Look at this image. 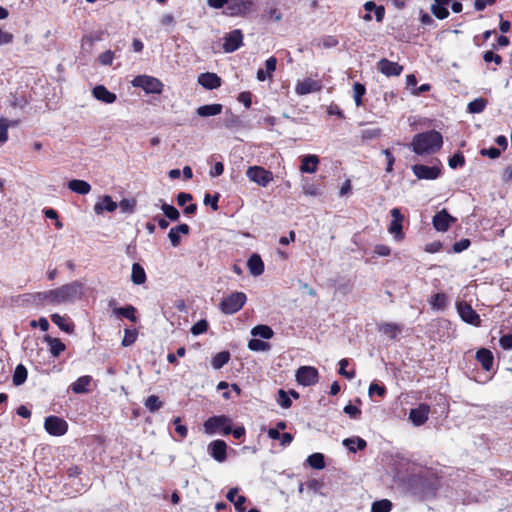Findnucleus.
Returning <instances> with one entry per match:
<instances>
[{
	"label": "nucleus",
	"instance_id": "obj_14",
	"mask_svg": "<svg viewBox=\"0 0 512 512\" xmlns=\"http://www.w3.org/2000/svg\"><path fill=\"white\" fill-rule=\"evenodd\" d=\"M456 221L445 209L436 213L432 219V224L435 230L439 232H446L450 225Z\"/></svg>",
	"mask_w": 512,
	"mask_h": 512
},
{
	"label": "nucleus",
	"instance_id": "obj_52",
	"mask_svg": "<svg viewBox=\"0 0 512 512\" xmlns=\"http://www.w3.org/2000/svg\"><path fill=\"white\" fill-rule=\"evenodd\" d=\"M14 39L15 36L12 32L0 28V47L12 44Z\"/></svg>",
	"mask_w": 512,
	"mask_h": 512
},
{
	"label": "nucleus",
	"instance_id": "obj_10",
	"mask_svg": "<svg viewBox=\"0 0 512 512\" xmlns=\"http://www.w3.org/2000/svg\"><path fill=\"white\" fill-rule=\"evenodd\" d=\"M412 171L420 180H435L441 175V164L434 166L416 164L412 167Z\"/></svg>",
	"mask_w": 512,
	"mask_h": 512
},
{
	"label": "nucleus",
	"instance_id": "obj_28",
	"mask_svg": "<svg viewBox=\"0 0 512 512\" xmlns=\"http://www.w3.org/2000/svg\"><path fill=\"white\" fill-rule=\"evenodd\" d=\"M223 106L218 103L214 104H207L199 106L196 109V113L198 116L206 118V117H212L217 116L222 112Z\"/></svg>",
	"mask_w": 512,
	"mask_h": 512
},
{
	"label": "nucleus",
	"instance_id": "obj_4",
	"mask_svg": "<svg viewBox=\"0 0 512 512\" xmlns=\"http://www.w3.org/2000/svg\"><path fill=\"white\" fill-rule=\"evenodd\" d=\"M131 84L143 89L147 94H161L164 89V84L158 78L149 75H138Z\"/></svg>",
	"mask_w": 512,
	"mask_h": 512
},
{
	"label": "nucleus",
	"instance_id": "obj_40",
	"mask_svg": "<svg viewBox=\"0 0 512 512\" xmlns=\"http://www.w3.org/2000/svg\"><path fill=\"white\" fill-rule=\"evenodd\" d=\"M251 335L259 336L263 339H271L274 335L273 330L267 325H257L251 330Z\"/></svg>",
	"mask_w": 512,
	"mask_h": 512
},
{
	"label": "nucleus",
	"instance_id": "obj_31",
	"mask_svg": "<svg viewBox=\"0 0 512 512\" xmlns=\"http://www.w3.org/2000/svg\"><path fill=\"white\" fill-rule=\"evenodd\" d=\"M247 266L253 276H260L264 272V263L258 254L250 256Z\"/></svg>",
	"mask_w": 512,
	"mask_h": 512
},
{
	"label": "nucleus",
	"instance_id": "obj_58",
	"mask_svg": "<svg viewBox=\"0 0 512 512\" xmlns=\"http://www.w3.org/2000/svg\"><path fill=\"white\" fill-rule=\"evenodd\" d=\"M368 394L370 397H372L374 394H377L379 397H384L386 394V388L375 382H372L369 386Z\"/></svg>",
	"mask_w": 512,
	"mask_h": 512
},
{
	"label": "nucleus",
	"instance_id": "obj_39",
	"mask_svg": "<svg viewBox=\"0 0 512 512\" xmlns=\"http://www.w3.org/2000/svg\"><path fill=\"white\" fill-rule=\"evenodd\" d=\"M379 331L390 339H394L401 332V326L395 323H384L379 326Z\"/></svg>",
	"mask_w": 512,
	"mask_h": 512
},
{
	"label": "nucleus",
	"instance_id": "obj_33",
	"mask_svg": "<svg viewBox=\"0 0 512 512\" xmlns=\"http://www.w3.org/2000/svg\"><path fill=\"white\" fill-rule=\"evenodd\" d=\"M428 303L433 310L442 311L448 305V297L444 293H436L429 298Z\"/></svg>",
	"mask_w": 512,
	"mask_h": 512
},
{
	"label": "nucleus",
	"instance_id": "obj_42",
	"mask_svg": "<svg viewBox=\"0 0 512 512\" xmlns=\"http://www.w3.org/2000/svg\"><path fill=\"white\" fill-rule=\"evenodd\" d=\"M306 461L314 469L321 470L325 467L324 456L321 453L311 454Z\"/></svg>",
	"mask_w": 512,
	"mask_h": 512
},
{
	"label": "nucleus",
	"instance_id": "obj_38",
	"mask_svg": "<svg viewBox=\"0 0 512 512\" xmlns=\"http://www.w3.org/2000/svg\"><path fill=\"white\" fill-rule=\"evenodd\" d=\"M267 434L273 440H280L282 446H288L293 441V436L290 433L281 434L278 429H269Z\"/></svg>",
	"mask_w": 512,
	"mask_h": 512
},
{
	"label": "nucleus",
	"instance_id": "obj_9",
	"mask_svg": "<svg viewBox=\"0 0 512 512\" xmlns=\"http://www.w3.org/2000/svg\"><path fill=\"white\" fill-rule=\"evenodd\" d=\"M296 380L302 386H312L318 382L319 373L313 366H301L296 371Z\"/></svg>",
	"mask_w": 512,
	"mask_h": 512
},
{
	"label": "nucleus",
	"instance_id": "obj_24",
	"mask_svg": "<svg viewBox=\"0 0 512 512\" xmlns=\"http://www.w3.org/2000/svg\"><path fill=\"white\" fill-rule=\"evenodd\" d=\"M277 67V59L275 57H270L265 61V68H260L257 71V80L260 82L270 80L273 76Z\"/></svg>",
	"mask_w": 512,
	"mask_h": 512
},
{
	"label": "nucleus",
	"instance_id": "obj_57",
	"mask_svg": "<svg viewBox=\"0 0 512 512\" xmlns=\"http://www.w3.org/2000/svg\"><path fill=\"white\" fill-rule=\"evenodd\" d=\"M277 403L282 407V408H289L291 407V400L288 396V394L283 390V389H280L278 391V398H277Z\"/></svg>",
	"mask_w": 512,
	"mask_h": 512
},
{
	"label": "nucleus",
	"instance_id": "obj_12",
	"mask_svg": "<svg viewBox=\"0 0 512 512\" xmlns=\"http://www.w3.org/2000/svg\"><path fill=\"white\" fill-rule=\"evenodd\" d=\"M392 220L388 226V232L394 236L395 240L401 241L404 238L402 232L403 215L399 208H393L391 211Z\"/></svg>",
	"mask_w": 512,
	"mask_h": 512
},
{
	"label": "nucleus",
	"instance_id": "obj_11",
	"mask_svg": "<svg viewBox=\"0 0 512 512\" xmlns=\"http://www.w3.org/2000/svg\"><path fill=\"white\" fill-rule=\"evenodd\" d=\"M45 430L53 436H62L67 432L68 424L62 418L49 416L44 422Z\"/></svg>",
	"mask_w": 512,
	"mask_h": 512
},
{
	"label": "nucleus",
	"instance_id": "obj_30",
	"mask_svg": "<svg viewBox=\"0 0 512 512\" xmlns=\"http://www.w3.org/2000/svg\"><path fill=\"white\" fill-rule=\"evenodd\" d=\"M476 359L480 362L483 369L486 371L491 370L494 362L493 354L486 348H481L476 353Z\"/></svg>",
	"mask_w": 512,
	"mask_h": 512
},
{
	"label": "nucleus",
	"instance_id": "obj_5",
	"mask_svg": "<svg viewBox=\"0 0 512 512\" xmlns=\"http://www.w3.org/2000/svg\"><path fill=\"white\" fill-rule=\"evenodd\" d=\"M203 427L208 435L215 434L218 431L228 435L231 433V419L225 415L213 416L205 421Z\"/></svg>",
	"mask_w": 512,
	"mask_h": 512
},
{
	"label": "nucleus",
	"instance_id": "obj_22",
	"mask_svg": "<svg viewBox=\"0 0 512 512\" xmlns=\"http://www.w3.org/2000/svg\"><path fill=\"white\" fill-rule=\"evenodd\" d=\"M363 7L366 10V13L362 16L364 21L369 22L372 20L371 11H374L377 22H381L383 20L385 15V9L383 6H377L373 1H367Z\"/></svg>",
	"mask_w": 512,
	"mask_h": 512
},
{
	"label": "nucleus",
	"instance_id": "obj_48",
	"mask_svg": "<svg viewBox=\"0 0 512 512\" xmlns=\"http://www.w3.org/2000/svg\"><path fill=\"white\" fill-rule=\"evenodd\" d=\"M248 348L251 350V351H256V352H259V351H268L270 349V344L267 343V342H264L260 339H251L249 342H248Z\"/></svg>",
	"mask_w": 512,
	"mask_h": 512
},
{
	"label": "nucleus",
	"instance_id": "obj_29",
	"mask_svg": "<svg viewBox=\"0 0 512 512\" xmlns=\"http://www.w3.org/2000/svg\"><path fill=\"white\" fill-rule=\"evenodd\" d=\"M451 0H434L431 6L432 13L438 19H445L449 16L448 6Z\"/></svg>",
	"mask_w": 512,
	"mask_h": 512
},
{
	"label": "nucleus",
	"instance_id": "obj_26",
	"mask_svg": "<svg viewBox=\"0 0 512 512\" xmlns=\"http://www.w3.org/2000/svg\"><path fill=\"white\" fill-rule=\"evenodd\" d=\"M239 489L237 487L231 488L226 494V498L228 501L233 503L235 509L238 512H244L246 510L245 503L247 501L245 496L238 495Z\"/></svg>",
	"mask_w": 512,
	"mask_h": 512
},
{
	"label": "nucleus",
	"instance_id": "obj_53",
	"mask_svg": "<svg viewBox=\"0 0 512 512\" xmlns=\"http://www.w3.org/2000/svg\"><path fill=\"white\" fill-rule=\"evenodd\" d=\"M136 206V201L134 199H122L118 207L123 213H131L134 211V208Z\"/></svg>",
	"mask_w": 512,
	"mask_h": 512
},
{
	"label": "nucleus",
	"instance_id": "obj_21",
	"mask_svg": "<svg viewBox=\"0 0 512 512\" xmlns=\"http://www.w3.org/2000/svg\"><path fill=\"white\" fill-rule=\"evenodd\" d=\"M109 307L112 309V314L116 317H124L129 319L131 322H136V309L132 305L126 307H117L114 300L109 302Z\"/></svg>",
	"mask_w": 512,
	"mask_h": 512
},
{
	"label": "nucleus",
	"instance_id": "obj_32",
	"mask_svg": "<svg viewBox=\"0 0 512 512\" xmlns=\"http://www.w3.org/2000/svg\"><path fill=\"white\" fill-rule=\"evenodd\" d=\"M68 188L79 195H87L91 191V185L87 181L79 179L69 181Z\"/></svg>",
	"mask_w": 512,
	"mask_h": 512
},
{
	"label": "nucleus",
	"instance_id": "obj_56",
	"mask_svg": "<svg viewBox=\"0 0 512 512\" xmlns=\"http://www.w3.org/2000/svg\"><path fill=\"white\" fill-rule=\"evenodd\" d=\"M208 329V322L204 319L199 320L191 328V333L195 336L205 333Z\"/></svg>",
	"mask_w": 512,
	"mask_h": 512
},
{
	"label": "nucleus",
	"instance_id": "obj_1",
	"mask_svg": "<svg viewBox=\"0 0 512 512\" xmlns=\"http://www.w3.org/2000/svg\"><path fill=\"white\" fill-rule=\"evenodd\" d=\"M84 294V284L80 281H73L56 289L37 293L36 299L43 303L61 305L72 303L80 299Z\"/></svg>",
	"mask_w": 512,
	"mask_h": 512
},
{
	"label": "nucleus",
	"instance_id": "obj_2",
	"mask_svg": "<svg viewBox=\"0 0 512 512\" xmlns=\"http://www.w3.org/2000/svg\"><path fill=\"white\" fill-rule=\"evenodd\" d=\"M442 144V135L432 130L416 134L410 145L414 153L418 155H429L440 150Z\"/></svg>",
	"mask_w": 512,
	"mask_h": 512
},
{
	"label": "nucleus",
	"instance_id": "obj_41",
	"mask_svg": "<svg viewBox=\"0 0 512 512\" xmlns=\"http://www.w3.org/2000/svg\"><path fill=\"white\" fill-rule=\"evenodd\" d=\"M51 320L54 324H56L62 331L71 333L73 331V325L67 323L65 317L61 316L58 313H54L51 315Z\"/></svg>",
	"mask_w": 512,
	"mask_h": 512
},
{
	"label": "nucleus",
	"instance_id": "obj_13",
	"mask_svg": "<svg viewBox=\"0 0 512 512\" xmlns=\"http://www.w3.org/2000/svg\"><path fill=\"white\" fill-rule=\"evenodd\" d=\"M457 311L460 315L461 319L468 324L479 326L480 325V316L476 313V311L469 305L468 303L461 301L458 302Z\"/></svg>",
	"mask_w": 512,
	"mask_h": 512
},
{
	"label": "nucleus",
	"instance_id": "obj_59",
	"mask_svg": "<svg viewBox=\"0 0 512 512\" xmlns=\"http://www.w3.org/2000/svg\"><path fill=\"white\" fill-rule=\"evenodd\" d=\"M113 60H114V52H112L111 50H107V51L103 52L98 57L99 63L104 66L111 65L113 63Z\"/></svg>",
	"mask_w": 512,
	"mask_h": 512
},
{
	"label": "nucleus",
	"instance_id": "obj_20",
	"mask_svg": "<svg viewBox=\"0 0 512 512\" xmlns=\"http://www.w3.org/2000/svg\"><path fill=\"white\" fill-rule=\"evenodd\" d=\"M197 82L203 88L208 90L217 89L222 84L221 78L217 74L211 72L201 73L197 78Z\"/></svg>",
	"mask_w": 512,
	"mask_h": 512
},
{
	"label": "nucleus",
	"instance_id": "obj_19",
	"mask_svg": "<svg viewBox=\"0 0 512 512\" xmlns=\"http://www.w3.org/2000/svg\"><path fill=\"white\" fill-rule=\"evenodd\" d=\"M227 445L223 440L212 441L208 445L209 454L217 461L224 462L227 458Z\"/></svg>",
	"mask_w": 512,
	"mask_h": 512
},
{
	"label": "nucleus",
	"instance_id": "obj_45",
	"mask_svg": "<svg viewBox=\"0 0 512 512\" xmlns=\"http://www.w3.org/2000/svg\"><path fill=\"white\" fill-rule=\"evenodd\" d=\"M392 509V503L388 499H382L375 501L372 504L371 512H390Z\"/></svg>",
	"mask_w": 512,
	"mask_h": 512
},
{
	"label": "nucleus",
	"instance_id": "obj_62",
	"mask_svg": "<svg viewBox=\"0 0 512 512\" xmlns=\"http://www.w3.org/2000/svg\"><path fill=\"white\" fill-rule=\"evenodd\" d=\"M218 200H219V194H216L214 196H211L210 194H206L204 197V204L210 205L211 208L216 211L218 210Z\"/></svg>",
	"mask_w": 512,
	"mask_h": 512
},
{
	"label": "nucleus",
	"instance_id": "obj_23",
	"mask_svg": "<svg viewBox=\"0 0 512 512\" xmlns=\"http://www.w3.org/2000/svg\"><path fill=\"white\" fill-rule=\"evenodd\" d=\"M92 95L100 102L112 104L116 101L115 93L110 92L104 85H97L92 89Z\"/></svg>",
	"mask_w": 512,
	"mask_h": 512
},
{
	"label": "nucleus",
	"instance_id": "obj_18",
	"mask_svg": "<svg viewBox=\"0 0 512 512\" xmlns=\"http://www.w3.org/2000/svg\"><path fill=\"white\" fill-rule=\"evenodd\" d=\"M118 208V204L112 200L111 196L103 195L98 198L94 205V212L97 215H102L104 212L112 213Z\"/></svg>",
	"mask_w": 512,
	"mask_h": 512
},
{
	"label": "nucleus",
	"instance_id": "obj_6",
	"mask_svg": "<svg viewBox=\"0 0 512 512\" xmlns=\"http://www.w3.org/2000/svg\"><path fill=\"white\" fill-rule=\"evenodd\" d=\"M256 11L255 0H230L225 14L231 17L246 16Z\"/></svg>",
	"mask_w": 512,
	"mask_h": 512
},
{
	"label": "nucleus",
	"instance_id": "obj_55",
	"mask_svg": "<svg viewBox=\"0 0 512 512\" xmlns=\"http://www.w3.org/2000/svg\"><path fill=\"white\" fill-rule=\"evenodd\" d=\"M137 339V332L135 330L125 329L124 338L122 340V345L124 347H128L132 345Z\"/></svg>",
	"mask_w": 512,
	"mask_h": 512
},
{
	"label": "nucleus",
	"instance_id": "obj_36",
	"mask_svg": "<svg viewBox=\"0 0 512 512\" xmlns=\"http://www.w3.org/2000/svg\"><path fill=\"white\" fill-rule=\"evenodd\" d=\"M342 443L351 452L363 450L366 447V441L360 437L346 438Z\"/></svg>",
	"mask_w": 512,
	"mask_h": 512
},
{
	"label": "nucleus",
	"instance_id": "obj_44",
	"mask_svg": "<svg viewBox=\"0 0 512 512\" xmlns=\"http://www.w3.org/2000/svg\"><path fill=\"white\" fill-rule=\"evenodd\" d=\"M229 359H230L229 352H227V351L220 352V353L216 354L213 357V359H212V366H213L214 369H220L225 364H227Z\"/></svg>",
	"mask_w": 512,
	"mask_h": 512
},
{
	"label": "nucleus",
	"instance_id": "obj_54",
	"mask_svg": "<svg viewBox=\"0 0 512 512\" xmlns=\"http://www.w3.org/2000/svg\"><path fill=\"white\" fill-rule=\"evenodd\" d=\"M8 128L9 123L5 118L0 119V146L7 142L8 140Z\"/></svg>",
	"mask_w": 512,
	"mask_h": 512
},
{
	"label": "nucleus",
	"instance_id": "obj_43",
	"mask_svg": "<svg viewBox=\"0 0 512 512\" xmlns=\"http://www.w3.org/2000/svg\"><path fill=\"white\" fill-rule=\"evenodd\" d=\"M27 379V369L22 365L15 368L13 374V383L17 386L22 385Z\"/></svg>",
	"mask_w": 512,
	"mask_h": 512
},
{
	"label": "nucleus",
	"instance_id": "obj_50",
	"mask_svg": "<svg viewBox=\"0 0 512 512\" xmlns=\"http://www.w3.org/2000/svg\"><path fill=\"white\" fill-rule=\"evenodd\" d=\"M161 209L165 216L170 219L171 221H177L180 217L179 211L172 205H169L167 203H163L161 206Z\"/></svg>",
	"mask_w": 512,
	"mask_h": 512
},
{
	"label": "nucleus",
	"instance_id": "obj_51",
	"mask_svg": "<svg viewBox=\"0 0 512 512\" xmlns=\"http://www.w3.org/2000/svg\"><path fill=\"white\" fill-rule=\"evenodd\" d=\"M348 365H349V361H348V359H345V358H344V359H341V360L339 361V371H338V373H339L341 376H343V377H345V378H347V379H349V380H352V379H354V378H355L356 373H355V370L347 371V370H346V367H347Z\"/></svg>",
	"mask_w": 512,
	"mask_h": 512
},
{
	"label": "nucleus",
	"instance_id": "obj_15",
	"mask_svg": "<svg viewBox=\"0 0 512 512\" xmlns=\"http://www.w3.org/2000/svg\"><path fill=\"white\" fill-rule=\"evenodd\" d=\"M243 41V34L239 29L233 30L227 34L224 38L223 49L227 53L234 52L237 50Z\"/></svg>",
	"mask_w": 512,
	"mask_h": 512
},
{
	"label": "nucleus",
	"instance_id": "obj_3",
	"mask_svg": "<svg viewBox=\"0 0 512 512\" xmlns=\"http://www.w3.org/2000/svg\"><path fill=\"white\" fill-rule=\"evenodd\" d=\"M247 297L243 292H234L224 297L220 302V310L222 313L231 315L238 312L246 303Z\"/></svg>",
	"mask_w": 512,
	"mask_h": 512
},
{
	"label": "nucleus",
	"instance_id": "obj_47",
	"mask_svg": "<svg viewBox=\"0 0 512 512\" xmlns=\"http://www.w3.org/2000/svg\"><path fill=\"white\" fill-rule=\"evenodd\" d=\"M144 404H145V407L150 412H155V411L159 410L163 406V402L160 400V398L158 396H155V395H150L145 400Z\"/></svg>",
	"mask_w": 512,
	"mask_h": 512
},
{
	"label": "nucleus",
	"instance_id": "obj_49",
	"mask_svg": "<svg viewBox=\"0 0 512 512\" xmlns=\"http://www.w3.org/2000/svg\"><path fill=\"white\" fill-rule=\"evenodd\" d=\"M487 105V101L483 98H477L468 104L470 113H481Z\"/></svg>",
	"mask_w": 512,
	"mask_h": 512
},
{
	"label": "nucleus",
	"instance_id": "obj_17",
	"mask_svg": "<svg viewBox=\"0 0 512 512\" xmlns=\"http://www.w3.org/2000/svg\"><path fill=\"white\" fill-rule=\"evenodd\" d=\"M377 67L378 70L387 77L399 76L403 71V67L401 65L386 58L381 59L377 63Z\"/></svg>",
	"mask_w": 512,
	"mask_h": 512
},
{
	"label": "nucleus",
	"instance_id": "obj_35",
	"mask_svg": "<svg viewBox=\"0 0 512 512\" xmlns=\"http://www.w3.org/2000/svg\"><path fill=\"white\" fill-rule=\"evenodd\" d=\"M44 340L47 342L49 351L54 357L59 356L66 348L65 344L58 338L45 336Z\"/></svg>",
	"mask_w": 512,
	"mask_h": 512
},
{
	"label": "nucleus",
	"instance_id": "obj_37",
	"mask_svg": "<svg viewBox=\"0 0 512 512\" xmlns=\"http://www.w3.org/2000/svg\"><path fill=\"white\" fill-rule=\"evenodd\" d=\"M132 282L136 285L144 284L146 281V273L144 268L138 264L134 263L132 265V274H131Z\"/></svg>",
	"mask_w": 512,
	"mask_h": 512
},
{
	"label": "nucleus",
	"instance_id": "obj_34",
	"mask_svg": "<svg viewBox=\"0 0 512 512\" xmlns=\"http://www.w3.org/2000/svg\"><path fill=\"white\" fill-rule=\"evenodd\" d=\"M91 381V376H81L71 385V389L76 394L86 393L89 391L88 387L91 384Z\"/></svg>",
	"mask_w": 512,
	"mask_h": 512
},
{
	"label": "nucleus",
	"instance_id": "obj_8",
	"mask_svg": "<svg viewBox=\"0 0 512 512\" xmlns=\"http://www.w3.org/2000/svg\"><path fill=\"white\" fill-rule=\"evenodd\" d=\"M323 86V82L320 79L305 77L297 80L295 84V93L299 96H303L319 92L322 90Z\"/></svg>",
	"mask_w": 512,
	"mask_h": 512
},
{
	"label": "nucleus",
	"instance_id": "obj_60",
	"mask_svg": "<svg viewBox=\"0 0 512 512\" xmlns=\"http://www.w3.org/2000/svg\"><path fill=\"white\" fill-rule=\"evenodd\" d=\"M449 166L452 168V169H455L457 167H462L464 164H465V158L462 154L460 153H457V154H454L450 159H449V162H448Z\"/></svg>",
	"mask_w": 512,
	"mask_h": 512
},
{
	"label": "nucleus",
	"instance_id": "obj_63",
	"mask_svg": "<svg viewBox=\"0 0 512 512\" xmlns=\"http://www.w3.org/2000/svg\"><path fill=\"white\" fill-rule=\"evenodd\" d=\"M344 412L348 414L351 418L357 419L361 415V410L352 404H348L344 407Z\"/></svg>",
	"mask_w": 512,
	"mask_h": 512
},
{
	"label": "nucleus",
	"instance_id": "obj_46",
	"mask_svg": "<svg viewBox=\"0 0 512 512\" xmlns=\"http://www.w3.org/2000/svg\"><path fill=\"white\" fill-rule=\"evenodd\" d=\"M366 92V88L361 83H354L353 85V98L357 107L362 105V97Z\"/></svg>",
	"mask_w": 512,
	"mask_h": 512
},
{
	"label": "nucleus",
	"instance_id": "obj_7",
	"mask_svg": "<svg viewBox=\"0 0 512 512\" xmlns=\"http://www.w3.org/2000/svg\"><path fill=\"white\" fill-rule=\"evenodd\" d=\"M246 176L251 182L256 183L261 187H266L273 181L272 172L266 170L261 166H250L246 171Z\"/></svg>",
	"mask_w": 512,
	"mask_h": 512
},
{
	"label": "nucleus",
	"instance_id": "obj_27",
	"mask_svg": "<svg viewBox=\"0 0 512 512\" xmlns=\"http://www.w3.org/2000/svg\"><path fill=\"white\" fill-rule=\"evenodd\" d=\"M189 226L187 224H180L170 229L168 238L173 247H177L180 244L181 235H187L189 233Z\"/></svg>",
	"mask_w": 512,
	"mask_h": 512
},
{
	"label": "nucleus",
	"instance_id": "obj_25",
	"mask_svg": "<svg viewBox=\"0 0 512 512\" xmlns=\"http://www.w3.org/2000/svg\"><path fill=\"white\" fill-rule=\"evenodd\" d=\"M320 159L317 155L309 154L301 158V165L299 167L302 173H315L318 169Z\"/></svg>",
	"mask_w": 512,
	"mask_h": 512
},
{
	"label": "nucleus",
	"instance_id": "obj_61",
	"mask_svg": "<svg viewBox=\"0 0 512 512\" xmlns=\"http://www.w3.org/2000/svg\"><path fill=\"white\" fill-rule=\"evenodd\" d=\"M483 59L486 63L494 62L496 65H499L502 62L501 56L493 53L492 51H486L483 55Z\"/></svg>",
	"mask_w": 512,
	"mask_h": 512
},
{
	"label": "nucleus",
	"instance_id": "obj_16",
	"mask_svg": "<svg viewBox=\"0 0 512 512\" xmlns=\"http://www.w3.org/2000/svg\"><path fill=\"white\" fill-rule=\"evenodd\" d=\"M429 413L430 407L427 404H420L410 410L409 419L415 426H421L428 420Z\"/></svg>",
	"mask_w": 512,
	"mask_h": 512
},
{
	"label": "nucleus",
	"instance_id": "obj_64",
	"mask_svg": "<svg viewBox=\"0 0 512 512\" xmlns=\"http://www.w3.org/2000/svg\"><path fill=\"white\" fill-rule=\"evenodd\" d=\"M173 424L175 425L176 432L182 437L187 436L188 429L185 425L181 424V419L179 417L175 418L173 420Z\"/></svg>",
	"mask_w": 512,
	"mask_h": 512
}]
</instances>
